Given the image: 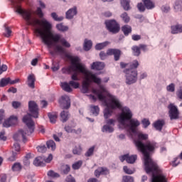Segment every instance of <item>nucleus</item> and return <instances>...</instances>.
Returning a JSON list of instances; mask_svg holds the SVG:
<instances>
[{
  "instance_id": "17",
  "label": "nucleus",
  "mask_w": 182,
  "mask_h": 182,
  "mask_svg": "<svg viewBox=\"0 0 182 182\" xmlns=\"http://www.w3.org/2000/svg\"><path fill=\"white\" fill-rule=\"evenodd\" d=\"M19 82V79H16L14 80H11L10 77L2 78L0 80V86L1 87H5V86H8V85H15V83H18Z\"/></svg>"
},
{
  "instance_id": "23",
  "label": "nucleus",
  "mask_w": 182,
  "mask_h": 182,
  "mask_svg": "<svg viewBox=\"0 0 182 182\" xmlns=\"http://www.w3.org/2000/svg\"><path fill=\"white\" fill-rule=\"evenodd\" d=\"M65 48L60 45H55L53 50H50V55H55V53H65Z\"/></svg>"
},
{
  "instance_id": "39",
  "label": "nucleus",
  "mask_w": 182,
  "mask_h": 182,
  "mask_svg": "<svg viewBox=\"0 0 182 182\" xmlns=\"http://www.w3.org/2000/svg\"><path fill=\"white\" fill-rule=\"evenodd\" d=\"M90 109H91V112L95 116H97L99 114V112H100V109L99 108V106L91 105Z\"/></svg>"
},
{
  "instance_id": "15",
  "label": "nucleus",
  "mask_w": 182,
  "mask_h": 182,
  "mask_svg": "<svg viewBox=\"0 0 182 182\" xmlns=\"http://www.w3.org/2000/svg\"><path fill=\"white\" fill-rule=\"evenodd\" d=\"M15 124H18V117L14 115H11L3 123L4 127H11V126H15Z\"/></svg>"
},
{
  "instance_id": "30",
  "label": "nucleus",
  "mask_w": 182,
  "mask_h": 182,
  "mask_svg": "<svg viewBox=\"0 0 182 182\" xmlns=\"http://www.w3.org/2000/svg\"><path fill=\"white\" fill-rule=\"evenodd\" d=\"M122 31L125 36H129L132 32V26L129 25H124L122 27Z\"/></svg>"
},
{
  "instance_id": "14",
  "label": "nucleus",
  "mask_w": 182,
  "mask_h": 182,
  "mask_svg": "<svg viewBox=\"0 0 182 182\" xmlns=\"http://www.w3.org/2000/svg\"><path fill=\"white\" fill-rule=\"evenodd\" d=\"M119 160H120V161H122V163H123V161H124L126 160L127 163H128L129 164H133L137 160V155L130 156V155H129V154H127L123 156H121L119 157Z\"/></svg>"
},
{
  "instance_id": "33",
  "label": "nucleus",
  "mask_w": 182,
  "mask_h": 182,
  "mask_svg": "<svg viewBox=\"0 0 182 182\" xmlns=\"http://www.w3.org/2000/svg\"><path fill=\"white\" fill-rule=\"evenodd\" d=\"M109 43H110L109 41H105L103 43H97L95 46V49L96 50H102V49H105V48H106V46H107Z\"/></svg>"
},
{
  "instance_id": "45",
  "label": "nucleus",
  "mask_w": 182,
  "mask_h": 182,
  "mask_svg": "<svg viewBox=\"0 0 182 182\" xmlns=\"http://www.w3.org/2000/svg\"><path fill=\"white\" fill-rule=\"evenodd\" d=\"M121 18L125 22V23H129L130 22V17L127 15V13L124 12L121 15Z\"/></svg>"
},
{
  "instance_id": "56",
  "label": "nucleus",
  "mask_w": 182,
  "mask_h": 182,
  "mask_svg": "<svg viewBox=\"0 0 182 182\" xmlns=\"http://www.w3.org/2000/svg\"><path fill=\"white\" fill-rule=\"evenodd\" d=\"M107 56H109V55H107V53H105V51H101L100 53V58L101 60H105V59H106Z\"/></svg>"
},
{
  "instance_id": "26",
  "label": "nucleus",
  "mask_w": 182,
  "mask_h": 182,
  "mask_svg": "<svg viewBox=\"0 0 182 182\" xmlns=\"http://www.w3.org/2000/svg\"><path fill=\"white\" fill-rule=\"evenodd\" d=\"M142 2L146 9H153L156 6L154 2L151 0H142Z\"/></svg>"
},
{
  "instance_id": "48",
  "label": "nucleus",
  "mask_w": 182,
  "mask_h": 182,
  "mask_svg": "<svg viewBox=\"0 0 182 182\" xmlns=\"http://www.w3.org/2000/svg\"><path fill=\"white\" fill-rule=\"evenodd\" d=\"M134 178L130 176H124L122 178V182H134Z\"/></svg>"
},
{
  "instance_id": "53",
  "label": "nucleus",
  "mask_w": 182,
  "mask_h": 182,
  "mask_svg": "<svg viewBox=\"0 0 182 182\" xmlns=\"http://www.w3.org/2000/svg\"><path fill=\"white\" fill-rule=\"evenodd\" d=\"M8 70V66L6 65H1V60H0V75H2L4 72H6Z\"/></svg>"
},
{
  "instance_id": "11",
  "label": "nucleus",
  "mask_w": 182,
  "mask_h": 182,
  "mask_svg": "<svg viewBox=\"0 0 182 182\" xmlns=\"http://www.w3.org/2000/svg\"><path fill=\"white\" fill-rule=\"evenodd\" d=\"M100 90L94 89L92 90V93L94 95H97L99 100L103 102L106 100V96L103 95L104 93H107V90L105 87V86L102 85V83L98 85Z\"/></svg>"
},
{
  "instance_id": "59",
  "label": "nucleus",
  "mask_w": 182,
  "mask_h": 182,
  "mask_svg": "<svg viewBox=\"0 0 182 182\" xmlns=\"http://www.w3.org/2000/svg\"><path fill=\"white\" fill-rule=\"evenodd\" d=\"M17 154L16 152H13L12 155L9 158V161H15V160H16Z\"/></svg>"
},
{
  "instance_id": "9",
  "label": "nucleus",
  "mask_w": 182,
  "mask_h": 182,
  "mask_svg": "<svg viewBox=\"0 0 182 182\" xmlns=\"http://www.w3.org/2000/svg\"><path fill=\"white\" fill-rule=\"evenodd\" d=\"M132 117H133V113L130 109L127 107H123L119 115V122L121 124H124V123L128 122V120L130 121Z\"/></svg>"
},
{
  "instance_id": "41",
  "label": "nucleus",
  "mask_w": 182,
  "mask_h": 182,
  "mask_svg": "<svg viewBox=\"0 0 182 182\" xmlns=\"http://www.w3.org/2000/svg\"><path fill=\"white\" fill-rule=\"evenodd\" d=\"M11 168L13 171H21L22 170V165H21V163L16 162L12 166Z\"/></svg>"
},
{
  "instance_id": "18",
  "label": "nucleus",
  "mask_w": 182,
  "mask_h": 182,
  "mask_svg": "<svg viewBox=\"0 0 182 182\" xmlns=\"http://www.w3.org/2000/svg\"><path fill=\"white\" fill-rule=\"evenodd\" d=\"M109 174V169L107 168L100 167L95 171V176L97 178L100 177V176H107Z\"/></svg>"
},
{
  "instance_id": "32",
  "label": "nucleus",
  "mask_w": 182,
  "mask_h": 182,
  "mask_svg": "<svg viewBox=\"0 0 182 182\" xmlns=\"http://www.w3.org/2000/svg\"><path fill=\"white\" fill-rule=\"evenodd\" d=\"M121 5L124 11L130 10V0H121Z\"/></svg>"
},
{
  "instance_id": "35",
  "label": "nucleus",
  "mask_w": 182,
  "mask_h": 182,
  "mask_svg": "<svg viewBox=\"0 0 182 182\" xmlns=\"http://www.w3.org/2000/svg\"><path fill=\"white\" fill-rule=\"evenodd\" d=\"M48 116L50 123H56V119H58V114L56 113L49 112Z\"/></svg>"
},
{
  "instance_id": "60",
  "label": "nucleus",
  "mask_w": 182,
  "mask_h": 182,
  "mask_svg": "<svg viewBox=\"0 0 182 182\" xmlns=\"http://www.w3.org/2000/svg\"><path fill=\"white\" fill-rule=\"evenodd\" d=\"M132 41H140V39H141V36L137 35V34H134L132 36Z\"/></svg>"
},
{
  "instance_id": "37",
  "label": "nucleus",
  "mask_w": 182,
  "mask_h": 182,
  "mask_svg": "<svg viewBox=\"0 0 182 182\" xmlns=\"http://www.w3.org/2000/svg\"><path fill=\"white\" fill-rule=\"evenodd\" d=\"M56 28L58 31H60L61 32H67V31H69V27L67 26L63 25V23H59L56 25Z\"/></svg>"
},
{
  "instance_id": "50",
  "label": "nucleus",
  "mask_w": 182,
  "mask_h": 182,
  "mask_svg": "<svg viewBox=\"0 0 182 182\" xmlns=\"http://www.w3.org/2000/svg\"><path fill=\"white\" fill-rule=\"evenodd\" d=\"M137 8L139 12H144L146 11V6L143 3H139L137 4Z\"/></svg>"
},
{
  "instance_id": "5",
  "label": "nucleus",
  "mask_w": 182,
  "mask_h": 182,
  "mask_svg": "<svg viewBox=\"0 0 182 182\" xmlns=\"http://www.w3.org/2000/svg\"><path fill=\"white\" fill-rule=\"evenodd\" d=\"M139 61L134 60L129 64V68L124 70L126 76L127 85H133L137 82V68H139Z\"/></svg>"
},
{
  "instance_id": "28",
  "label": "nucleus",
  "mask_w": 182,
  "mask_h": 182,
  "mask_svg": "<svg viewBox=\"0 0 182 182\" xmlns=\"http://www.w3.org/2000/svg\"><path fill=\"white\" fill-rule=\"evenodd\" d=\"M60 120L63 123H66L67 120H69V112L68 111H62L60 114Z\"/></svg>"
},
{
  "instance_id": "34",
  "label": "nucleus",
  "mask_w": 182,
  "mask_h": 182,
  "mask_svg": "<svg viewBox=\"0 0 182 182\" xmlns=\"http://www.w3.org/2000/svg\"><path fill=\"white\" fill-rule=\"evenodd\" d=\"M92 41L85 39L84 43V50L87 51L92 49Z\"/></svg>"
},
{
  "instance_id": "8",
  "label": "nucleus",
  "mask_w": 182,
  "mask_h": 182,
  "mask_svg": "<svg viewBox=\"0 0 182 182\" xmlns=\"http://www.w3.org/2000/svg\"><path fill=\"white\" fill-rule=\"evenodd\" d=\"M105 24L107 31L111 33L116 35V33H119V32H120V24H119L116 20L106 21Z\"/></svg>"
},
{
  "instance_id": "3",
  "label": "nucleus",
  "mask_w": 182,
  "mask_h": 182,
  "mask_svg": "<svg viewBox=\"0 0 182 182\" xmlns=\"http://www.w3.org/2000/svg\"><path fill=\"white\" fill-rule=\"evenodd\" d=\"M28 110L30 114H27L22 119L23 123H25L27 129L19 131L24 143H26V136H31V134L35 132V122H33L32 117L34 119L39 117V107L35 101L28 102Z\"/></svg>"
},
{
  "instance_id": "7",
  "label": "nucleus",
  "mask_w": 182,
  "mask_h": 182,
  "mask_svg": "<svg viewBox=\"0 0 182 182\" xmlns=\"http://www.w3.org/2000/svg\"><path fill=\"white\" fill-rule=\"evenodd\" d=\"M105 106L107 107H109L112 110H115V109H122V103L116 96L109 95L107 101L106 100H104Z\"/></svg>"
},
{
  "instance_id": "29",
  "label": "nucleus",
  "mask_w": 182,
  "mask_h": 182,
  "mask_svg": "<svg viewBox=\"0 0 182 182\" xmlns=\"http://www.w3.org/2000/svg\"><path fill=\"white\" fill-rule=\"evenodd\" d=\"M33 164L37 167L45 166V164L43 163V158L42 156L36 157L33 161Z\"/></svg>"
},
{
  "instance_id": "44",
  "label": "nucleus",
  "mask_w": 182,
  "mask_h": 182,
  "mask_svg": "<svg viewBox=\"0 0 182 182\" xmlns=\"http://www.w3.org/2000/svg\"><path fill=\"white\" fill-rule=\"evenodd\" d=\"M48 177H52L53 178H58V177H60L59 173H55L53 170H50L48 172Z\"/></svg>"
},
{
  "instance_id": "21",
  "label": "nucleus",
  "mask_w": 182,
  "mask_h": 182,
  "mask_svg": "<svg viewBox=\"0 0 182 182\" xmlns=\"http://www.w3.org/2000/svg\"><path fill=\"white\" fill-rule=\"evenodd\" d=\"M75 15H77V9L76 6L73 9H70L65 14V16L67 19H73Z\"/></svg>"
},
{
  "instance_id": "49",
  "label": "nucleus",
  "mask_w": 182,
  "mask_h": 182,
  "mask_svg": "<svg viewBox=\"0 0 182 182\" xmlns=\"http://www.w3.org/2000/svg\"><path fill=\"white\" fill-rule=\"evenodd\" d=\"M69 85L70 86H71L72 87H73V89H79V86L80 85L79 84V82H75L73 80H71L69 82Z\"/></svg>"
},
{
  "instance_id": "25",
  "label": "nucleus",
  "mask_w": 182,
  "mask_h": 182,
  "mask_svg": "<svg viewBox=\"0 0 182 182\" xmlns=\"http://www.w3.org/2000/svg\"><path fill=\"white\" fill-rule=\"evenodd\" d=\"M35 75L31 74L28 77V86L31 89H35Z\"/></svg>"
},
{
  "instance_id": "36",
  "label": "nucleus",
  "mask_w": 182,
  "mask_h": 182,
  "mask_svg": "<svg viewBox=\"0 0 182 182\" xmlns=\"http://www.w3.org/2000/svg\"><path fill=\"white\" fill-rule=\"evenodd\" d=\"M46 145L48 149H50L53 151H54V150H56V144L55 143V141H53V140L48 141L46 142Z\"/></svg>"
},
{
  "instance_id": "1",
  "label": "nucleus",
  "mask_w": 182,
  "mask_h": 182,
  "mask_svg": "<svg viewBox=\"0 0 182 182\" xmlns=\"http://www.w3.org/2000/svg\"><path fill=\"white\" fill-rule=\"evenodd\" d=\"M11 4L16 9V12L22 15L27 25H31L35 28H36L37 25L43 27V28H36L35 32L41 36L44 45H46L48 48H52V46H55L54 43L60 42L64 48H70V43L65 38H61L60 34L52 33V24L49 21L46 19L41 21L32 19V13L30 11L22 9V7L19 4L20 1L11 0Z\"/></svg>"
},
{
  "instance_id": "2",
  "label": "nucleus",
  "mask_w": 182,
  "mask_h": 182,
  "mask_svg": "<svg viewBox=\"0 0 182 182\" xmlns=\"http://www.w3.org/2000/svg\"><path fill=\"white\" fill-rule=\"evenodd\" d=\"M147 139H149L148 134L140 132L137 134V139L134 141L138 151L142 153L144 156L145 171L147 174L153 173L152 182H167L166 176L162 174L163 169L150 156V154L154 153V151L157 149V143L148 141L146 144H144L143 140H147Z\"/></svg>"
},
{
  "instance_id": "31",
  "label": "nucleus",
  "mask_w": 182,
  "mask_h": 182,
  "mask_svg": "<svg viewBox=\"0 0 182 182\" xmlns=\"http://www.w3.org/2000/svg\"><path fill=\"white\" fill-rule=\"evenodd\" d=\"M61 87L65 92H68V93H70L73 90L72 87H70V85L66 82H61Z\"/></svg>"
},
{
  "instance_id": "40",
  "label": "nucleus",
  "mask_w": 182,
  "mask_h": 182,
  "mask_svg": "<svg viewBox=\"0 0 182 182\" xmlns=\"http://www.w3.org/2000/svg\"><path fill=\"white\" fill-rule=\"evenodd\" d=\"M51 18L56 21L57 22H62L63 21V16H58V14L55 12L51 13Z\"/></svg>"
},
{
  "instance_id": "63",
  "label": "nucleus",
  "mask_w": 182,
  "mask_h": 182,
  "mask_svg": "<svg viewBox=\"0 0 182 182\" xmlns=\"http://www.w3.org/2000/svg\"><path fill=\"white\" fill-rule=\"evenodd\" d=\"M176 96L178 97V99H181V100H182V87L178 90V91L176 92Z\"/></svg>"
},
{
  "instance_id": "54",
  "label": "nucleus",
  "mask_w": 182,
  "mask_h": 182,
  "mask_svg": "<svg viewBox=\"0 0 182 182\" xmlns=\"http://www.w3.org/2000/svg\"><path fill=\"white\" fill-rule=\"evenodd\" d=\"M74 73L71 75V79L73 81H78L80 80L77 72L73 71Z\"/></svg>"
},
{
  "instance_id": "42",
  "label": "nucleus",
  "mask_w": 182,
  "mask_h": 182,
  "mask_svg": "<svg viewBox=\"0 0 182 182\" xmlns=\"http://www.w3.org/2000/svg\"><path fill=\"white\" fill-rule=\"evenodd\" d=\"M96 146H92V147H90L87 152L85 153V157H90L92 156H93V153H95V149Z\"/></svg>"
},
{
  "instance_id": "52",
  "label": "nucleus",
  "mask_w": 182,
  "mask_h": 182,
  "mask_svg": "<svg viewBox=\"0 0 182 182\" xmlns=\"http://www.w3.org/2000/svg\"><path fill=\"white\" fill-rule=\"evenodd\" d=\"M141 123H142L144 129H147V127H149V126H150V121L147 119H144L141 121Z\"/></svg>"
},
{
  "instance_id": "51",
  "label": "nucleus",
  "mask_w": 182,
  "mask_h": 182,
  "mask_svg": "<svg viewBox=\"0 0 182 182\" xmlns=\"http://www.w3.org/2000/svg\"><path fill=\"white\" fill-rule=\"evenodd\" d=\"M166 90L168 92H174L176 90V85H174V83H171L166 87Z\"/></svg>"
},
{
  "instance_id": "64",
  "label": "nucleus",
  "mask_w": 182,
  "mask_h": 182,
  "mask_svg": "<svg viewBox=\"0 0 182 182\" xmlns=\"http://www.w3.org/2000/svg\"><path fill=\"white\" fill-rule=\"evenodd\" d=\"M66 181L67 182H76V180H75V178L72 176V175H69L66 178Z\"/></svg>"
},
{
  "instance_id": "57",
  "label": "nucleus",
  "mask_w": 182,
  "mask_h": 182,
  "mask_svg": "<svg viewBox=\"0 0 182 182\" xmlns=\"http://www.w3.org/2000/svg\"><path fill=\"white\" fill-rule=\"evenodd\" d=\"M36 13L39 18H43V12H42V9H41V7L37 8Z\"/></svg>"
},
{
  "instance_id": "61",
  "label": "nucleus",
  "mask_w": 182,
  "mask_h": 182,
  "mask_svg": "<svg viewBox=\"0 0 182 182\" xmlns=\"http://www.w3.org/2000/svg\"><path fill=\"white\" fill-rule=\"evenodd\" d=\"M12 106L14 109H18V107H21V102L18 101H14L12 102Z\"/></svg>"
},
{
  "instance_id": "19",
  "label": "nucleus",
  "mask_w": 182,
  "mask_h": 182,
  "mask_svg": "<svg viewBox=\"0 0 182 182\" xmlns=\"http://www.w3.org/2000/svg\"><path fill=\"white\" fill-rule=\"evenodd\" d=\"M61 100L60 105L63 109H69L70 107V98L68 96H62Z\"/></svg>"
},
{
  "instance_id": "20",
  "label": "nucleus",
  "mask_w": 182,
  "mask_h": 182,
  "mask_svg": "<svg viewBox=\"0 0 182 182\" xmlns=\"http://www.w3.org/2000/svg\"><path fill=\"white\" fill-rule=\"evenodd\" d=\"M91 69L92 70H103L105 69V63L103 62H94L91 64Z\"/></svg>"
},
{
  "instance_id": "47",
  "label": "nucleus",
  "mask_w": 182,
  "mask_h": 182,
  "mask_svg": "<svg viewBox=\"0 0 182 182\" xmlns=\"http://www.w3.org/2000/svg\"><path fill=\"white\" fill-rule=\"evenodd\" d=\"M36 149L39 153H46L47 150L46 146L42 144L38 146Z\"/></svg>"
},
{
  "instance_id": "12",
  "label": "nucleus",
  "mask_w": 182,
  "mask_h": 182,
  "mask_svg": "<svg viewBox=\"0 0 182 182\" xmlns=\"http://www.w3.org/2000/svg\"><path fill=\"white\" fill-rule=\"evenodd\" d=\"M106 125H104L102 129V132L107 133H113L114 132V123H116V119H109L105 120Z\"/></svg>"
},
{
  "instance_id": "24",
  "label": "nucleus",
  "mask_w": 182,
  "mask_h": 182,
  "mask_svg": "<svg viewBox=\"0 0 182 182\" xmlns=\"http://www.w3.org/2000/svg\"><path fill=\"white\" fill-rule=\"evenodd\" d=\"M164 124H166V122L164 119H159L154 123V127L156 130L161 132V130H163V126H164Z\"/></svg>"
},
{
  "instance_id": "13",
  "label": "nucleus",
  "mask_w": 182,
  "mask_h": 182,
  "mask_svg": "<svg viewBox=\"0 0 182 182\" xmlns=\"http://www.w3.org/2000/svg\"><path fill=\"white\" fill-rule=\"evenodd\" d=\"M107 55L108 56H114V60L115 62L120 60V56H122V50L117 48H109L107 50Z\"/></svg>"
},
{
  "instance_id": "22",
  "label": "nucleus",
  "mask_w": 182,
  "mask_h": 182,
  "mask_svg": "<svg viewBox=\"0 0 182 182\" xmlns=\"http://www.w3.org/2000/svg\"><path fill=\"white\" fill-rule=\"evenodd\" d=\"M171 33L172 35H176L177 33H182V25L176 24L171 26Z\"/></svg>"
},
{
  "instance_id": "58",
  "label": "nucleus",
  "mask_w": 182,
  "mask_h": 182,
  "mask_svg": "<svg viewBox=\"0 0 182 182\" xmlns=\"http://www.w3.org/2000/svg\"><path fill=\"white\" fill-rule=\"evenodd\" d=\"M5 31H6V33H5L6 38H9V36H11L12 33V30H11L9 27H6Z\"/></svg>"
},
{
  "instance_id": "4",
  "label": "nucleus",
  "mask_w": 182,
  "mask_h": 182,
  "mask_svg": "<svg viewBox=\"0 0 182 182\" xmlns=\"http://www.w3.org/2000/svg\"><path fill=\"white\" fill-rule=\"evenodd\" d=\"M76 69H77L80 73H82L85 76V80L82 81V93H87L89 92V87H90V83L94 82L97 85L102 83V79L97 77L95 74L92 73V72L86 69V66L82 64H76Z\"/></svg>"
},
{
  "instance_id": "43",
  "label": "nucleus",
  "mask_w": 182,
  "mask_h": 182,
  "mask_svg": "<svg viewBox=\"0 0 182 182\" xmlns=\"http://www.w3.org/2000/svg\"><path fill=\"white\" fill-rule=\"evenodd\" d=\"M82 164H83V162L82 161H78L73 164L72 167L73 170H79L80 167H82Z\"/></svg>"
},
{
  "instance_id": "55",
  "label": "nucleus",
  "mask_w": 182,
  "mask_h": 182,
  "mask_svg": "<svg viewBox=\"0 0 182 182\" xmlns=\"http://www.w3.org/2000/svg\"><path fill=\"white\" fill-rule=\"evenodd\" d=\"M123 170L126 174H133L134 171H133L132 169L129 168V167L124 166L123 167Z\"/></svg>"
},
{
  "instance_id": "6",
  "label": "nucleus",
  "mask_w": 182,
  "mask_h": 182,
  "mask_svg": "<svg viewBox=\"0 0 182 182\" xmlns=\"http://www.w3.org/2000/svg\"><path fill=\"white\" fill-rule=\"evenodd\" d=\"M68 58L70 60H71V65L68 68H63L62 69L63 73H68V75H70L72 72H77V70L79 71V70L76 68V65H82V63H79L80 62V59H79V57L69 56Z\"/></svg>"
},
{
  "instance_id": "16",
  "label": "nucleus",
  "mask_w": 182,
  "mask_h": 182,
  "mask_svg": "<svg viewBox=\"0 0 182 182\" xmlns=\"http://www.w3.org/2000/svg\"><path fill=\"white\" fill-rule=\"evenodd\" d=\"M140 126V122L137 119H132L129 121V130L132 133H137V127Z\"/></svg>"
},
{
  "instance_id": "10",
  "label": "nucleus",
  "mask_w": 182,
  "mask_h": 182,
  "mask_svg": "<svg viewBox=\"0 0 182 182\" xmlns=\"http://www.w3.org/2000/svg\"><path fill=\"white\" fill-rule=\"evenodd\" d=\"M168 109L170 120H178V119H180V111L178 110V108H177V106L171 103L168 105Z\"/></svg>"
},
{
  "instance_id": "62",
  "label": "nucleus",
  "mask_w": 182,
  "mask_h": 182,
  "mask_svg": "<svg viewBox=\"0 0 182 182\" xmlns=\"http://www.w3.org/2000/svg\"><path fill=\"white\" fill-rule=\"evenodd\" d=\"M64 129L67 133H73V128L69 125L65 126Z\"/></svg>"
},
{
  "instance_id": "27",
  "label": "nucleus",
  "mask_w": 182,
  "mask_h": 182,
  "mask_svg": "<svg viewBox=\"0 0 182 182\" xmlns=\"http://www.w3.org/2000/svg\"><path fill=\"white\" fill-rule=\"evenodd\" d=\"M113 114V109L109 108V107H107L104 110V117L106 120H109V117H112V115Z\"/></svg>"
},
{
  "instance_id": "46",
  "label": "nucleus",
  "mask_w": 182,
  "mask_h": 182,
  "mask_svg": "<svg viewBox=\"0 0 182 182\" xmlns=\"http://www.w3.org/2000/svg\"><path fill=\"white\" fill-rule=\"evenodd\" d=\"M73 154H77L78 156L82 153V146L80 145L75 146L73 150Z\"/></svg>"
},
{
  "instance_id": "38",
  "label": "nucleus",
  "mask_w": 182,
  "mask_h": 182,
  "mask_svg": "<svg viewBox=\"0 0 182 182\" xmlns=\"http://www.w3.org/2000/svg\"><path fill=\"white\" fill-rule=\"evenodd\" d=\"M132 50L133 52L134 56H140V53H141L140 51V48L137 46H132Z\"/></svg>"
}]
</instances>
